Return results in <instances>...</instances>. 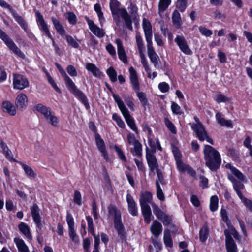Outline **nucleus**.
<instances>
[{
  "mask_svg": "<svg viewBox=\"0 0 252 252\" xmlns=\"http://www.w3.org/2000/svg\"><path fill=\"white\" fill-rule=\"evenodd\" d=\"M142 214L146 223L149 224L152 216L151 208L149 205L141 206Z\"/></svg>",
  "mask_w": 252,
  "mask_h": 252,
  "instance_id": "27",
  "label": "nucleus"
},
{
  "mask_svg": "<svg viewBox=\"0 0 252 252\" xmlns=\"http://www.w3.org/2000/svg\"><path fill=\"white\" fill-rule=\"evenodd\" d=\"M86 220L88 223V230L91 235H94V222L92 218L90 216H86Z\"/></svg>",
  "mask_w": 252,
  "mask_h": 252,
  "instance_id": "48",
  "label": "nucleus"
},
{
  "mask_svg": "<svg viewBox=\"0 0 252 252\" xmlns=\"http://www.w3.org/2000/svg\"><path fill=\"white\" fill-rule=\"evenodd\" d=\"M95 141L96 146L100 151L106 149L104 141L98 133L95 134Z\"/></svg>",
  "mask_w": 252,
  "mask_h": 252,
  "instance_id": "44",
  "label": "nucleus"
},
{
  "mask_svg": "<svg viewBox=\"0 0 252 252\" xmlns=\"http://www.w3.org/2000/svg\"><path fill=\"white\" fill-rule=\"evenodd\" d=\"M18 228L20 231L27 237L31 236L30 232V228L25 223L21 222L18 225Z\"/></svg>",
  "mask_w": 252,
  "mask_h": 252,
  "instance_id": "42",
  "label": "nucleus"
},
{
  "mask_svg": "<svg viewBox=\"0 0 252 252\" xmlns=\"http://www.w3.org/2000/svg\"><path fill=\"white\" fill-rule=\"evenodd\" d=\"M14 242L20 252H29L28 248L23 240L19 238H15Z\"/></svg>",
  "mask_w": 252,
  "mask_h": 252,
  "instance_id": "36",
  "label": "nucleus"
},
{
  "mask_svg": "<svg viewBox=\"0 0 252 252\" xmlns=\"http://www.w3.org/2000/svg\"><path fill=\"white\" fill-rule=\"evenodd\" d=\"M107 73L109 76L110 79L112 82H115L117 79V74L115 70L113 67H110L107 70Z\"/></svg>",
  "mask_w": 252,
  "mask_h": 252,
  "instance_id": "45",
  "label": "nucleus"
},
{
  "mask_svg": "<svg viewBox=\"0 0 252 252\" xmlns=\"http://www.w3.org/2000/svg\"><path fill=\"white\" fill-rule=\"evenodd\" d=\"M156 194L157 197L160 201H164L165 200L164 194L162 190L160 185L158 184V182H157L156 186Z\"/></svg>",
  "mask_w": 252,
  "mask_h": 252,
  "instance_id": "51",
  "label": "nucleus"
},
{
  "mask_svg": "<svg viewBox=\"0 0 252 252\" xmlns=\"http://www.w3.org/2000/svg\"><path fill=\"white\" fill-rule=\"evenodd\" d=\"M86 68L91 72L94 76L99 77L101 75V72L96 65L92 63H87L86 65Z\"/></svg>",
  "mask_w": 252,
  "mask_h": 252,
  "instance_id": "35",
  "label": "nucleus"
},
{
  "mask_svg": "<svg viewBox=\"0 0 252 252\" xmlns=\"http://www.w3.org/2000/svg\"><path fill=\"white\" fill-rule=\"evenodd\" d=\"M125 102L128 107L132 111L134 110V104L133 102V98L129 95H125L123 97Z\"/></svg>",
  "mask_w": 252,
  "mask_h": 252,
  "instance_id": "50",
  "label": "nucleus"
},
{
  "mask_svg": "<svg viewBox=\"0 0 252 252\" xmlns=\"http://www.w3.org/2000/svg\"><path fill=\"white\" fill-rule=\"evenodd\" d=\"M129 71L130 73L129 78L133 88L135 91L138 92L139 91L140 88L136 71L132 66L129 68Z\"/></svg>",
  "mask_w": 252,
  "mask_h": 252,
  "instance_id": "21",
  "label": "nucleus"
},
{
  "mask_svg": "<svg viewBox=\"0 0 252 252\" xmlns=\"http://www.w3.org/2000/svg\"><path fill=\"white\" fill-rule=\"evenodd\" d=\"M35 15L36 17V21L39 28L42 30L47 36L51 39H52V36L50 32L48 27L45 22L43 16L41 14L39 11H35Z\"/></svg>",
  "mask_w": 252,
  "mask_h": 252,
  "instance_id": "14",
  "label": "nucleus"
},
{
  "mask_svg": "<svg viewBox=\"0 0 252 252\" xmlns=\"http://www.w3.org/2000/svg\"><path fill=\"white\" fill-rule=\"evenodd\" d=\"M120 2L117 0H110V8L112 15L119 13L121 17L125 21L126 27L130 31L133 30L132 26V21L131 20V16L125 8H120Z\"/></svg>",
  "mask_w": 252,
  "mask_h": 252,
  "instance_id": "3",
  "label": "nucleus"
},
{
  "mask_svg": "<svg viewBox=\"0 0 252 252\" xmlns=\"http://www.w3.org/2000/svg\"><path fill=\"white\" fill-rule=\"evenodd\" d=\"M26 175L31 180H34L36 177V173L32 168L26 164L20 163Z\"/></svg>",
  "mask_w": 252,
  "mask_h": 252,
  "instance_id": "29",
  "label": "nucleus"
},
{
  "mask_svg": "<svg viewBox=\"0 0 252 252\" xmlns=\"http://www.w3.org/2000/svg\"><path fill=\"white\" fill-rule=\"evenodd\" d=\"M158 88L162 93H166L169 91V86L166 82H162L159 84Z\"/></svg>",
  "mask_w": 252,
  "mask_h": 252,
  "instance_id": "59",
  "label": "nucleus"
},
{
  "mask_svg": "<svg viewBox=\"0 0 252 252\" xmlns=\"http://www.w3.org/2000/svg\"><path fill=\"white\" fill-rule=\"evenodd\" d=\"M63 78L68 90L81 101L87 109H88L90 106L85 94L77 88L74 83L67 74Z\"/></svg>",
  "mask_w": 252,
  "mask_h": 252,
  "instance_id": "4",
  "label": "nucleus"
},
{
  "mask_svg": "<svg viewBox=\"0 0 252 252\" xmlns=\"http://www.w3.org/2000/svg\"><path fill=\"white\" fill-rule=\"evenodd\" d=\"M126 200L128 205V210L132 216H137L138 214L136 204L132 196L129 194L126 195Z\"/></svg>",
  "mask_w": 252,
  "mask_h": 252,
  "instance_id": "25",
  "label": "nucleus"
},
{
  "mask_svg": "<svg viewBox=\"0 0 252 252\" xmlns=\"http://www.w3.org/2000/svg\"><path fill=\"white\" fill-rule=\"evenodd\" d=\"M148 148H146V159L148 164V166L150 168V170L151 172H154L155 170L157 171V169H159L158 164L156 157L151 153H148Z\"/></svg>",
  "mask_w": 252,
  "mask_h": 252,
  "instance_id": "20",
  "label": "nucleus"
},
{
  "mask_svg": "<svg viewBox=\"0 0 252 252\" xmlns=\"http://www.w3.org/2000/svg\"><path fill=\"white\" fill-rule=\"evenodd\" d=\"M11 14L15 20L20 25L22 28H23L24 31H26L27 30V25L24 19L21 16L18 15L15 10L12 11Z\"/></svg>",
  "mask_w": 252,
  "mask_h": 252,
  "instance_id": "33",
  "label": "nucleus"
},
{
  "mask_svg": "<svg viewBox=\"0 0 252 252\" xmlns=\"http://www.w3.org/2000/svg\"><path fill=\"white\" fill-rule=\"evenodd\" d=\"M13 85L14 89L22 90L29 86V82L24 76L19 74H14Z\"/></svg>",
  "mask_w": 252,
  "mask_h": 252,
  "instance_id": "11",
  "label": "nucleus"
},
{
  "mask_svg": "<svg viewBox=\"0 0 252 252\" xmlns=\"http://www.w3.org/2000/svg\"><path fill=\"white\" fill-rule=\"evenodd\" d=\"M147 50L148 55L150 61L154 64L155 67H158V63L160 62V59L152 47V42L147 43Z\"/></svg>",
  "mask_w": 252,
  "mask_h": 252,
  "instance_id": "17",
  "label": "nucleus"
},
{
  "mask_svg": "<svg viewBox=\"0 0 252 252\" xmlns=\"http://www.w3.org/2000/svg\"><path fill=\"white\" fill-rule=\"evenodd\" d=\"M152 194L150 192L145 191L141 193L139 202L140 206L149 205V203H154L152 202Z\"/></svg>",
  "mask_w": 252,
  "mask_h": 252,
  "instance_id": "24",
  "label": "nucleus"
},
{
  "mask_svg": "<svg viewBox=\"0 0 252 252\" xmlns=\"http://www.w3.org/2000/svg\"><path fill=\"white\" fill-rule=\"evenodd\" d=\"M112 96L115 100L116 103H117L119 108L121 110L123 114L126 121V122L128 126L135 132H137V128L135 125L133 119L131 117L129 114V112L124 104L123 101L116 94L113 93Z\"/></svg>",
  "mask_w": 252,
  "mask_h": 252,
  "instance_id": "5",
  "label": "nucleus"
},
{
  "mask_svg": "<svg viewBox=\"0 0 252 252\" xmlns=\"http://www.w3.org/2000/svg\"><path fill=\"white\" fill-rule=\"evenodd\" d=\"M173 152L175 157V160L177 162V164L179 166L180 160H181V154L179 152L178 149L177 148H175L173 149Z\"/></svg>",
  "mask_w": 252,
  "mask_h": 252,
  "instance_id": "63",
  "label": "nucleus"
},
{
  "mask_svg": "<svg viewBox=\"0 0 252 252\" xmlns=\"http://www.w3.org/2000/svg\"><path fill=\"white\" fill-rule=\"evenodd\" d=\"M224 233L225 236V247L227 252H238L236 244L231 237V235H233L236 238V236L238 234L236 230L232 227L229 230L225 229Z\"/></svg>",
  "mask_w": 252,
  "mask_h": 252,
  "instance_id": "7",
  "label": "nucleus"
},
{
  "mask_svg": "<svg viewBox=\"0 0 252 252\" xmlns=\"http://www.w3.org/2000/svg\"><path fill=\"white\" fill-rule=\"evenodd\" d=\"M2 110L11 116H15L16 114L15 106L9 101H4L2 104Z\"/></svg>",
  "mask_w": 252,
  "mask_h": 252,
  "instance_id": "26",
  "label": "nucleus"
},
{
  "mask_svg": "<svg viewBox=\"0 0 252 252\" xmlns=\"http://www.w3.org/2000/svg\"><path fill=\"white\" fill-rule=\"evenodd\" d=\"M152 207L154 214L162 222L164 225H169L171 224L170 217L162 211L158 205L155 203H152Z\"/></svg>",
  "mask_w": 252,
  "mask_h": 252,
  "instance_id": "9",
  "label": "nucleus"
},
{
  "mask_svg": "<svg viewBox=\"0 0 252 252\" xmlns=\"http://www.w3.org/2000/svg\"><path fill=\"white\" fill-rule=\"evenodd\" d=\"M215 100L218 103H220L228 101L229 99L222 94H219L217 96Z\"/></svg>",
  "mask_w": 252,
  "mask_h": 252,
  "instance_id": "61",
  "label": "nucleus"
},
{
  "mask_svg": "<svg viewBox=\"0 0 252 252\" xmlns=\"http://www.w3.org/2000/svg\"><path fill=\"white\" fill-rule=\"evenodd\" d=\"M194 119L196 122V124H192L191 127L192 129L195 132L197 137L200 141H206L212 145L214 144L213 139L210 138L207 134L202 124L200 122L199 119L196 117H194Z\"/></svg>",
  "mask_w": 252,
  "mask_h": 252,
  "instance_id": "6",
  "label": "nucleus"
},
{
  "mask_svg": "<svg viewBox=\"0 0 252 252\" xmlns=\"http://www.w3.org/2000/svg\"><path fill=\"white\" fill-rule=\"evenodd\" d=\"M0 38L3 41L5 44L15 54L21 58L25 57L24 54L20 50V49L14 43L13 41L0 29Z\"/></svg>",
  "mask_w": 252,
  "mask_h": 252,
  "instance_id": "8",
  "label": "nucleus"
},
{
  "mask_svg": "<svg viewBox=\"0 0 252 252\" xmlns=\"http://www.w3.org/2000/svg\"><path fill=\"white\" fill-rule=\"evenodd\" d=\"M85 19L89 25V29L94 35L99 38L103 37L104 36V32L103 30L97 26L93 21L90 20L87 16L85 17Z\"/></svg>",
  "mask_w": 252,
  "mask_h": 252,
  "instance_id": "19",
  "label": "nucleus"
},
{
  "mask_svg": "<svg viewBox=\"0 0 252 252\" xmlns=\"http://www.w3.org/2000/svg\"><path fill=\"white\" fill-rule=\"evenodd\" d=\"M128 9L130 14V16H131V20H132V18L133 20L135 22L138 20V16L137 14V7L133 4L132 3H130L129 6L128 7Z\"/></svg>",
  "mask_w": 252,
  "mask_h": 252,
  "instance_id": "38",
  "label": "nucleus"
},
{
  "mask_svg": "<svg viewBox=\"0 0 252 252\" xmlns=\"http://www.w3.org/2000/svg\"><path fill=\"white\" fill-rule=\"evenodd\" d=\"M171 109L173 113L176 115H181L182 114L181 107L175 102L172 103Z\"/></svg>",
  "mask_w": 252,
  "mask_h": 252,
  "instance_id": "57",
  "label": "nucleus"
},
{
  "mask_svg": "<svg viewBox=\"0 0 252 252\" xmlns=\"http://www.w3.org/2000/svg\"><path fill=\"white\" fill-rule=\"evenodd\" d=\"M114 149L115 151L117 152L118 156L120 158V159L124 161H126V158L123 153L122 150L117 146L115 145L114 146Z\"/></svg>",
  "mask_w": 252,
  "mask_h": 252,
  "instance_id": "60",
  "label": "nucleus"
},
{
  "mask_svg": "<svg viewBox=\"0 0 252 252\" xmlns=\"http://www.w3.org/2000/svg\"><path fill=\"white\" fill-rule=\"evenodd\" d=\"M127 138L128 143L133 146V148L130 149V152L132 153H134V155L138 157H141L142 155L141 144L136 139L133 134L129 133L127 135Z\"/></svg>",
  "mask_w": 252,
  "mask_h": 252,
  "instance_id": "10",
  "label": "nucleus"
},
{
  "mask_svg": "<svg viewBox=\"0 0 252 252\" xmlns=\"http://www.w3.org/2000/svg\"><path fill=\"white\" fill-rule=\"evenodd\" d=\"M199 30L200 33L206 37H209L212 34V32L210 30H209L203 26L199 27Z\"/></svg>",
  "mask_w": 252,
  "mask_h": 252,
  "instance_id": "56",
  "label": "nucleus"
},
{
  "mask_svg": "<svg viewBox=\"0 0 252 252\" xmlns=\"http://www.w3.org/2000/svg\"><path fill=\"white\" fill-rule=\"evenodd\" d=\"M164 242L165 245L169 247H172L173 246L172 240L171 239L170 231L168 229H165L164 231Z\"/></svg>",
  "mask_w": 252,
  "mask_h": 252,
  "instance_id": "37",
  "label": "nucleus"
},
{
  "mask_svg": "<svg viewBox=\"0 0 252 252\" xmlns=\"http://www.w3.org/2000/svg\"><path fill=\"white\" fill-rule=\"evenodd\" d=\"M172 20L173 24L177 27L179 28L182 24L181 18L180 14L177 10L174 11L172 15Z\"/></svg>",
  "mask_w": 252,
  "mask_h": 252,
  "instance_id": "39",
  "label": "nucleus"
},
{
  "mask_svg": "<svg viewBox=\"0 0 252 252\" xmlns=\"http://www.w3.org/2000/svg\"><path fill=\"white\" fill-rule=\"evenodd\" d=\"M188 5L187 0H178L176 3V7L181 12H184Z\"/></svg>",
  "mask_w": 252,
  "mask_h": 252,
  "instance_id": "47",
  "label": "nucleus"
},
{
  "mask_svg": "<svg viewBox=\"0 0 252 252\" xmlns=\"http://www.w3.org/2000/svg\"><path fill=\"white\" fill-rule=\"evenodd\" d=\"M109 214L114 217V227L116 229L118 236L122 241L126 240V233L124 225L121 221V214L120 211L114 205H110L108 207Z\"/></svg>",
  "mask_w": 252,
  "mask_h": 252,
  "instance_id": "2",
  "label": "nucleus"
},
{
  "mask_svg": "<svg viewBox=\"0 0 252 252\" xmlns=\"http://www.w3.org/2000/svg\"><path fill=\"white\" fill-rule=\"evenodd\" d=\"M34 108L36 111L43 115L47 119H48L51 113L50 108L47 107L41 103H39L34 106Z\"/></svg>",
  "mask_w": 252,
  "mask_h": 252,
  "instance_id": "28",
  "label": "nucleus"
},
{
  "mask_svg": "<svg viewBox=\"0 0 252 252\" xmlns=\"http://www.w3.org/2000/svg\"><path fill=\"white\" fill-rule=\"evenodd\" d=\"M171 0H160L158 3V14L161 15L168 7Z\"/></svg>",
  "mask_w": 252,
  "mask_h": 252,
  "instance_id": "34",
  "label": "nucleus"
},
{
  "mask_svg": "<svg viewBox=\"0 0 252 252\" xmlns=\"http://www.w3.org/2000/svg\"><path fill=\"white\" fill-rule=\"evenodd\" d=\"M66 221L68 226L69 235L71 239L74 242L78 241V237L74 229V219L69 212H67Z\"/></svg>",
  "mask_w": 252,
  "mask_h": 252,
  "instance_id": "13",
  "label": "nucleus"
},
{
  "mask_svg": "<svg viewBox=\"0 0 252 252\" xmlns=\"http://www.w3.org/2000/svg\"><path fill=\"white\" fill-rule=\"evenodd\" d=\"M137 96L143 106H145L148 104V100L146 98V95L144 93L142 92H138L137 93Z\"/></svg>",
  "mask_w": 252,
  "mask_h": 252,
  "instance_id": "53",
  "label": "nucleus"
},
{
  "mask_svg": "<svg viewBox=\"0 0 252 252\" xmlns=\"http://www.w3.org/2000/svg\"><path fill=\"white\" fill-rule=\"evenodd\" d=\"M142 26L144 32L146 40L147 43H152V25L149 20L143 18Z\"/></svg>",
  "mask_w": 252,
  "mask_h": 252,
  "instance_id": "18",
  "label": "nucleus"
},
{
  "mask_svg": "<svg viewBox=\"0 0 252 252\" xmlns=\"http://www.w3.org/2000/svg\"><path fill=\"white\" fill-rule=\"evenodd\" d=\"M216 118L218 123L221 126H226L227 127H232V123L231 120H227L222 118L220 113L218 112L216 114Z\"/></svg>",
  "mask_w": 252,
  "mask_h": 252,
  "instance_id": "30",
  "label": "nucleus"
},
{
  "mask_svg": "<svg viewBox=\"0 0 252 252\" xmlns=\"http://www.w3.org/2000/svg\"><path fill=\"white\" fill-rule=\"evenodd\" d=\"M174 41L184 54L188 55L192 54V52L189 48L186 39L183 35H177Z\"/></svg>",
  "mask_w": 252,
  "mask_h": 252,
  "instance_id": "12",
  "label": "nucleus"
},
{
  "mask_svg": "<svg viewBox=\"0 0 252 252\" xmlns=\"http://www.w3.org/2000/svg\"><path fill=\"white\" fill-rule=\"evenodd\" d=\"M115 43L117 45L118 54L119 59L124 63H127V57L123 46L122 41L120 39H116Z\"/></svg>",
  "mask_w": 252,
  "mask_h": 252,
  "instance_id": "22",
  "label": "nucleus"
},
{
  "mask_svg": "<svg viewBox=\"0 0 252 252\" xmlns=\"http://www.w3.org/2000/svg\"><path fill=\"white\" fill-rule=\"evenodd\" d=\"M164 123L168 129L173 134L176 133V129L173 123L167 118H164Z\"/></svg>",
  "mask_w": 252,
  "mask_h": 252,
  "instance_id": "46",
  "label": "nucleus"
},
{
  "mask_svg": "<svg viewBox=\"0 0 252 252\" xmlns=\"http://www.w3.org/2000/svg\"><path fill=\"white\" fill-rule=\"evenodd\" d=\"M66 40L68 44L75 48H78L79 47V44L77 41L70 35H66Z\"/></svg>",
  "mask_w": 252,
  "mask_h": 252,
  "instance_id": "52",
  "label": "nucleus"
},
{
  "mask_svg": "<svg viewBox=\"0 0 252 252\" xmlns=\"http://www.w3.org/2000/svg\"><path fill=\"white\" fill-rule=\"evenodd\" d=\"M73 200L76 204L79 206L81 205L82 204L81 193L79 191L77 190L74 191Z\"/></svg>",
  "mask_w": 252,
  "mask_h": 252,
  "instance_id": "55",
  "label": "nucleus"
},
{
  "mask_svg": "<svg viewBox=\"0 0 252 252\" xmlns=\"http://www.w3.org/2000/svg\"><path fill=\"white\" fill-rule=\"evenodd\" d=\"M31 211L33 220L36 224L37 228L39 230L42 229L43 225L41 222V217L39 214L40 209L36 204H34L31 207Z\"/></svg>",
  "mask_w": 252,
  "mask_h": 252,
  "instance_id": "15",
  "label": "nucleus"
},
{
  "mask_svg": "<svg viewBox=\"0 0 252 252\" xmlns=\"http://www.w3.org/2000/svg\"><path fill=\"white\" fill-rule=\"evenodd\" d=\"M136 41L137 48L139 52H143L145 49L143 40L139 33H137L136 35Z\"/></svg>",
  "mask_w": 252,
  "mask_h": 252,
  "instance_id": "43",
  "label": "nucleus"
},
{
  "mask_svg": "<svg viewBox=\"0 0 252 252\" xmlns=\"http://www.w3.org/2000/svg\"><path fill=\"white\" fill-rule=\"evenodd\" d=\"M225 167L229 169L232 173L239 180L244 181L245 180V177L239 170L233 166L230 163L226 164Z\"/></svg>",
  "mask_w": 252,
  "mask_h": 252,
  "instance_id": "31",
  "label": "nucleus"
},
{
  "mask_svg": "<svg viewBox=\"0 0 252 252\" xmlns=\"http://www.w3.org/2000/svg\"><path fill=\"white\" fill-rule=\"evenodd\" d=\"M66 70L71 76L75 77L77 75V72L75 68L72 65H68L67 67Z\"/></svg>",
  "mask_w": 252,
  "mask_h": 252,
  "instance_id": "58",
  "label": "nucleus"
},
{
  "mask_svg": "<svg viewBox=\"0 0 252 252\" xmlns=\"http://www.w3.org/2000/svg\"><path fill=\"white\" fill-rule=\"evenodd\" d=\"M66 18L70 24L74 25L76 23L77 17L73 12H67L66 13Z\"/></svg>",
  "mask_w": 252,
  "mask_h": 252,
  "instance_id": "54",
  "label": "nucleus"
},
{
  "mask_svg": "<svg viewBox=\"0 0 252 252\" xmlns=\"http://www.w3.org/2000/svg\"><path fill=\"white\" fill-rule=\"evenodd\" d=\"M218 197L216 195L212 196L210 198V209L212 212L216 211L218 207Z\"/></svg>",
  "mask_w": 252,
  "mask_h": 252,
  "instance_id": "40",
  "label": "nucleus"
},
{
  "mask_svg": "<svg viewBox=\"0 0 252 252\" xmlns=\"http://www.w3.org/2000/svg\"><path fill=\"white\" fill-rule=\"evenodd\" d=\"M150 230L155 237H158L162 231L161 224L157 220H154L150 227Z\"/></svg>",
  "mask_w": 252,
  "mask_h": 252,
  "instance_id": "23",
  "label": "nucleus"
},
{
  "mask_svg": "<svg viewBox=\"0 0 252 252\" xmlns=\"http://www.w3.org/2000/svg\"><path fill=\"white\" fill-rule=\"evenodd\" d=\"M208 228L204 225L202 227L199 232V239L202 242H204L206 241L208 236Z\"/></svg>",
  "mask_w": 252,
  "mask_h": 252,
  "instance_id": "41",
  "label": "nucleus"
},
{
  "mask_svg": "<svg viewBox=\"0 0 252 252\" xmlns=\"http://www.w3.org/2000/svg\"><path fill=\"white\" fill-rule=\"evenodd\" d=\"M51 20L58 33L62 36L65 35V31L61 22L54 17H51Z\"/></svg>",
  "mask_w": 252,
  "mask_h": 252,
  "instance_id": "32",
  "label": "nucleus"
},
{
  "mask_svg": "<svg viewBox=\"0 0 252 252\" xmlns=\"http://www.w3.org/2000/svg\"><path fill=\"white\" fill-rule=\"evenodd\" d=\"M184 168V171H186L191 176H195L196 175V172L189 166V165H183Z\"/></svg>",
  "mask_w": 252,
  "mask_h": 252,
  "instance_id": "62",
  "label": "nucleus"
},
{
  "mask_svg": "<svg viewBox=\"0 0 252 252\" xmlns=\"http://www.w3.org/2000/svg\"><path fill=\"white\" fill-rule=\"evenodd\" d=\"M156 172L158 176V179L156 181V186H157V182L159 184L160 183L162 185H165L166 182L161 171L159 169H157Z\"/></svg>",
  "mask_w": 252,
  "mask_h": 252,
  "instance_id": "49",
  "label": "nucleus"
},
{
  "mask_svg": "<svg viewBox=\"0 0 252 252\" xmlns=\"http://www.w3.org/2000/svg\"><path fill=\"white\" fill-rule=\"evenodd\" d=\"M221 217L223 220L228 224L229 222V219L227 216V213L225 209L222 208L220 211Z\"/></svg>",
  "mask_w": 252,
  "mask_h": 252,
  "instance_id": "64",
  "label": "nucleus"
},
{
  "mask_svg": "<svg viewBox=\"0 0 252 252\" xmlns=\"http://www.w3.org/2000/svg\"><path fill=\"white\" fill-rule=\"evenodd\" d=\"M28 103V97L24 93L19 94L16 97L15 104L16 108L20 110L23 111L27 107Z\"/></svg>",
  "mask_w": 252,
  "mask_h": 252,
  "instance_id": "16",
  "label": "nucleus"
},
{
  "mask_svg": "<svg viewBox=\"0 0 252 252\" xmlns=\"http://www.w3.org/2000/svg\"><path fill=\"white\" fill-rule=\"evenodd\" d=\"M203 153L206 165L212 171L217 170L221 164L219 153L211 146L206 145L204 146Z\"/></svg>",
  "mask_w": 252,
  "mask_h": 252,
  "instance_id": "1",
  "label": "nucleus"
}]
</instances>
